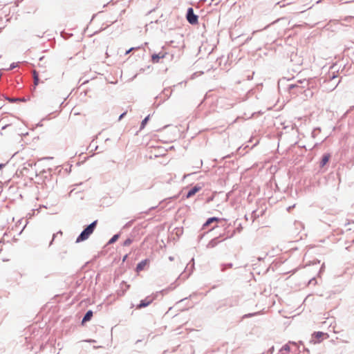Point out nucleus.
<instances>
[{
    "instance_id": "10",
    "label": "nucleus",
    "mask_w": 354,
    "mask_h": 354,
    "mask_svg": "<svg viewBox=\"0 0 354 354\" xmlns=\"http://www.w3.org/2000/svg\"><path fill=\"white\" fill-rule=\"evenodd\" d=\"M92 317H93V312L91 310H88L84 315V317L82 321V324H84L85 322L91 320Z\"/></svg>"
},
{
    "instance_id": "17",
    "label": "nucleus",
    "mask_w": 354,
    "mask_h": 354,
    "mask_svg": "<svg viewBox=\"0 0 354 354\" xmlns=\"http://www.w3.org/2000/svg\"><path fill=\"white\" fill-rule=\"evenodd\" d=\"M124 114H125V113L122 114V115L120 116V119H121L122 118H124Z\"/></svg>"
},
{
    "instance_id": "12",
    "label": "nucleus",
    "mask_w": 354,
    "mask_h": 354,
    "mask_svg": "<svg viewBox=\"0 0 354 354\" xmlns=\"http://www.w3.org/2000/svg\"><path fill=\"white\" fill-rule=\"evenodd\" d=\"M33 77H34V83H35V84L37 85L38 84V82H39V77H38V74H37L36 71H33Z\"/></svg>"
},
{
    "instance_id": "18",
    "label": "nucleus",
    "mask_w": 354,
    "mask_h": 354,
    "mask_svg": "<svg viewBox=\"0 0 354 354\" xmlns=\"http://www.w3.org/2000/svg\"><path fill=\"white\" fill-rule=\"evenodd\" d=\"M14 67H15V66H14V65H12V66H10V69H12V68H13Z\"/></svg>"
},
{
    "instance_id": "3",
    "label": "nucleus",
    "mask_w": 354,
    "mask_h": 354,
    "mask_svg": "<svg viewBox=\"0 0 354 354\" xmlns=\"http://www.w3.org/2000/svg\"><path fill=\"white\" fill-rule=\"evenodd\" d=\"M313 337L317 339V340H315V344L319 343L322 340L321 339H326L328 337V335L327 333H324L323 332H315L313 334Z\"/></svg>"
},
{
    "instance_id": "5",
    "label": "nucleus",
    "mask_w": 354,
    "mask_h": 354,
    "mask_svg": "<svg viewBox=\"0 0 354 354\" xmlns=\"http://www.w3.org/2000/svg\"><path fill=\"white\" fill-rule=\"evenodd\" d=\"M149 263V259H145V260L142 261L137 265L136 269V272H140V271L143 270Z\"/></svg>"
},
{
    "instance_id": "2",
    "label": "nucleus",
    "mask_w": 354,
    "mask_h": 354,
    "mask_svg": "<svg viewBox=\"0 0 354 354\" xmlns=\"http://www.w3.org/2000/svg\"><path fill=\"white\" fill-rule=\"evenodd\" d=\"M187 19L192 25L198 23V16L194 13L193 8H189L187 13Z\"/></svg>"
},
{
    "instance_id": "14",
    "label": "nucleus",
    "mask_w": 354,
    "mask_h": 354,
    "mask_svg": "<svg viewBox=\"0 0 354 354\" xmlns=\"http://www.w3.org/2000/svg\"><path fill=\"white\" fill-rule=\"evenodd\" d=\"M133 241L131 239H126L123 243V246H129L132 243Z\"/></svg>"
},
{
    "instance_id": "15",
    "label": "nucleus",
    "mask_w": 354,
    "mask_h": 354,
    "mask_svg": "<svg viewBox=\"0 0 354 354\" xmlns=\"http://www.w3.org/2000/svg\"><path fill=\"white\" fill-rule=\"evenodd\" d=\"M149 120V117H146L141 123V129H143L145 126L146 125L147 121Z\"/></svg>"
},
{
    "instance_id": "13",
    "label": "nucleus",
    "mask_w": 354,
    "mask_h": 354,
    "mask_svg": "<svg viewBox=\"0 0 354 354\" xmlns=\"http://www.w3.org/2000/svg\"><path fill=\"white\" fill-rule=\"evenodd\" d=\"M119 238V235L118 234H115L109 241V244H112L113 243H115Z\"/></svg>"
},
{
    "instance_id": "1",
    "label": "nucleus",
    "mask_w": 354,
    "mask_h": 354,
    "mask_svg": "<svg viewBox=\"0 0 354 354\" xmlns=\"http://www.w3.org/2000/svg\"><path fill=\"white\" fill-rule=\"evenodd\" d=\"M97 221H95L92 223H91L88 226H87L80 234V235L77 238L76 242L80 243L88 239L91 234L93 232Z\"/></svg>"
},
{
    "instance_id": "4",
    "label": "nucleus",
    "mask_w": 354,
    "mask_h": 354,
    "mask_svg": "<svg viewBox=\"0 0 354 354\" xmlns=\"http://www.w3.org/2000/svg\"><path fill=\"white\" fill-rule=\"evenodd\" d=\"M167 53H159L158 54H153L151 56V61L153 63H158L160 59H163L165 57Z\"/></svg>"
},
{
    "instance_id": "11",
    "label": "nucleus",
    "mask_w": 354,
    "mask_h": 354,
    "mask_svg": "<svg viewBox=\"0 0 354 354\" xmlns=\"http://www.w3.org/2000/svg\"><path fill=\"white\" fill-rule=\"evenodd\" d=\"M220 241L218 240V238H216V239H214L212 240H211L208 244H207V247L209 248H213L214 247H216L218 243H219Z\"/></svg>"
},
{
    "instance_id": "16",
    "label": "nucleus",
    "mask_w": 354,
    "mask_h": 354,
    "mask_svg": "<svg viewBox=\"0 0 354 354\" xmlns=\"http://www.w3.org/2000/svg\"><path fill=\"white\" fill-rule=\"evenodd\" d=\"M282 350L283 351H286L287 352H289L290 348V346L288 345V344H286L284 345L283 347H282Z\"/></svg>"
},
{
    "instance_id": "9",
    "label": "nucleus",
    "mask_w": 354,
    "mask_h": 354,
    "mask_svg": "<svg viewBox=\"0 0 354 354\" xmlns=\"http://www.w3.org/2000/svg\"><path fill=\"white\" fill-rule=\"evenodd\" d=\"M220 219L216 217H212L207 219V221L204 223L203 228L205 229L207 226H209L213 222H218Z\"/></svg>"
},
{
    "instance_id": "21",
    "label": "nucleus",
    "mask_w": 354,
    "mask_h": 354,
    "mask_svg": "<svg viewBox=\"0 0 354 354\" xmlns=\"http://www.w3.org/2000/svg\"><path fill=\"white\" fill-rule=\"evenodd\" d=\"M7 125L3 126L2 129H5Z\"/></svg>"
},
{
    "instance_id": "7",
    "label": "nucleus",
    "mask_w": 354,
    "mask_h": 354,
    "mask_svg": "<svg viewBox=\"0 0 354 354\" xmlns=\"http://www.w3.org/2000/svg\"><path fill=\"white\" fill-rule=\"evenodd\" d=\"M152 302V299L150 297H147L144 300H142L140 304L138 305L137 308L140 309L142 308H145L149 306Z\"/></svg>"
},
{
    "instance_id": "19",
    "label": "nucleus",
    "mask_w": 354,
    "mask_h": 354,
    "mask_svg": "<svg viewBox=\"0 0 354 354\" xmlns=\"http://www.w3.org/2000/svg\"><path fill=\"white\" fill-rule=\"evenodd\" d=\"M127 256L126 255V256L124 257L123 261H125V259H127Z\"/></svg>"
},
{
    "instance_id": "6",
    "label": "nucleus",
    "mask_w": 354,
    "mask_h": 354,
    "mask_svg": "<svg viewBox=\"0 0 354 354\" xmlns=\"http://www.w3.org/2000/svg\"><path fill=\"white\" fill-rule=\"evenodd\" d=\"M330 158V153H325L323 155L322 160L319 162L320 167H324L329 161Z\"/></svg>"
},
{
    "instance_id": "8",
    "label": "nucleus",
    "mask_w": 354,
    "mask_h": 354,
    "mask_svg": "<svg viewBox=\"0 0 354 354\" xmlns=\"http://www.w3.org/2000/svg\"><path fill=\"white\" fill-rule=\"evenodd\" d=\"M201 189V187L199 186H195L193 188H192L187 193L186 197L187 198L193 196L194 195H195L198 191H200Z\"/></svg>"
},
{
    "instance_id": "20",
    "label": "nucleus",
    "mask_w": 354,
    "mask_h": 354,
    "mask_svg": "<svg viewBox=\"0 0 354 354\" xmlns=\"http://www.w3.org/2000/svg\"><path fill=\"white\" fill-rule=\"evenodd\" d=\"M335 77H336V76H335V75H333L332 79H334V78H335Z\"/></svg>"
}]
</instances>
